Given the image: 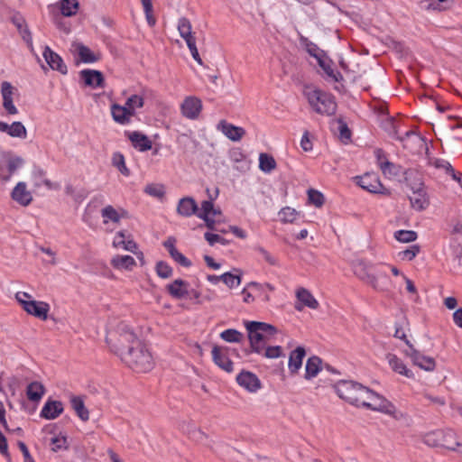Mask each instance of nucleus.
Segmentation results:
<instances>
[{
    "mask_svg": "<svg viewBox=\"0 0 462 462\" xmlns=\"http://www.w3.org/2000/svg\"><path fill=\"white\" fill-rule=\"evenodd\" d=\"M120 357L130 368L140 373L151 371L154 365L151 352L140 340L129 346L125 352L121 353Z\"/></svg>",
    "mask_w": 462,
    "mask_h": 462,
    "instance_id": "1",
    "label": "nucleus"
},
{
    "mask_svg": "<svg viewBox=\"0 0 462 462\" xmlns=\"http://www.w3.org/2000/svg\"><path fill=\"white\" fill-rule=\"evenodd\" d=\"M245 328L248 331V337L252 350L262 354L264 346L271 341L277 333V328L271 324L259 321H246Z\"/></svg>",
    "mask_w": 462,
    "mask_h": 462,
    "instance_id": "2",
    "label": "nucleus"
},
{
    "mask_svg": "<svg viewBox=\"0 0 462 462\" xmlns=\"http://www.w3.org/2000/svg\"><path fill=\"white\" fill-rule=\"evenodd\" d=\"M106 341L110 349L121 356L122 352H125L129 346H134L139 339L127 324L119 322L107 332Z\"/></svg>",
    "mask_w": 462,
    "mask_h": 462,
    "instance_id": "3",
    "label": "nucleus"
},
{
    "mask_svg": "<svg viewBox=\"0 0 462 462\" xmlns=\"http://www.w3.org/2000/svg\"><path fill=\"white\" fill-rule=\"evenodd\" d=\"M305 96L311 108L318 114L323 116H333L337 111L335 97L319 88H308Z\"/></svg>",
    "mask_w": 462,
    "mask_h": 462,
    "instance_id": "4",
    "label": "nucleus"
},
{
    "mask_svg": "<svg viewBox=\"0 0 462 462\" xmlns=\"http://www.w3.org/2000/svg\"><path fill=\"white\" fill-rule=\"evenodd\" d=\"M423 442L430 447L443 448L451 451H457L458 447L462 448V442L458 441L456 432L450 429L428 432L423 436ZM460 452L462 453V450Z\"/></svg>",
    "mask_w": 462,
    "mask_h": 462,
    "instance_id": "5",
    "label": "nucleus"
},
{
    "mask_svg": "<svg viewBox=\"0 0 462 462\" xmlns=\"http://www.w3.org/2000/svg\"><path fill=\"white\" fill-rule=\"evenodd\" d=\"M355 274L364 282L378 291H387L389 277L385 273H371V266L365 261H357L354 265Z\"/></svg>",
    "mask_w": 462,
    "mask_h": 462,
    "instance_id": "6",
    "label": "nucleus"
},
{
    "mask_svg": "<svg viewBox=\"0 0 462 462\" xmlns=\"http://www.w3.org/2000/svg\"><path fill=\"white\" fill-rule=\"evenodd\" d=\"M337 395L352 405L359 406L363 395L367 393V387L354 381H340L335 385Z\"/></svg>",
    "mask_w": 462,
    "mask_h": 462,
    "instance_id": "7",
    "label": "nucleus"
},
{
    "mask_svg": "<svg viewBox=\"0 0 462 462\" xmlns=\"http://www.w3.org/2000/svg\"><path fill=\"white\" fill-rule=\"evenodd\" d=\"M15 299L28 314L42 320L48 319L50 305L47 302L34 300L32 295L25 291L16 292Z\"/></svg>",
    "mask_w": 462,
    "mask_h": 462,
    "instance_id": "8",
    "label": "nucleus"
},
{
    "mask_svg": "<svg viewBox=\"0 0 462 462\" xmlns=\"http://www.w3.org/2000/svg\"><path fill=\"white\" fill-rule=\"evenodd\" d=\"M367 393L363 395L359 402V406L368 408L373 411H381L397 418L396 408L388 400L367 388Z\"/></svg>",
    "mask_w": 462,
    "mask_h": 462,
    "instance_id": "9",
    "label": "nucleus"
},
{
    "mask_svg": "<svg viewBox=\"0 0 462 462\" xmlns=\"http://www.w3.org/2000/svg\"><path fill=\"white\" fill-rule=\"evenodd\" d=\"M410 187L412 190V196L410 197L412 208L418 211L425 209L429 206L430 201L424 184L418 180L417 181L411 183Z\"/></svg>",
    "mask_w": 462,
    "mask_h": 462,
    "instance_id": "10",
    "label": "nucleus"
},
{
    "mask_svg": "<svg viewBox=\"0 0 462 462\" xmlns=\"http://www.w3.org/2000/svg\"><path fill=\"white\" fill-rule=\"evenodd\" d=\"M406 345L409 346V349L405 351V355L411 359L415 365L429 372L435 369L436 362L432 357L420 354L409 340H406Z\"/></svg>",
    "mask_w": 462,
    "mask_h": 462,
    "instance_id": "11",
    "label": "nucleus"
},
{
    "mask_svg": "<svg viewBox=\"0 0 462 462\" xmlns=\"http://www.w3.org/2000/svg\"><path fill=\"white\" fill-rule=\"evenodd\" d=\"M357 184L362 189H366L371 193L390 194L388 189L383 186L379 178L375 174L366 173L364 176L358 177Z\"/></svg>",
    "mask_w": 462,
    "mask_h": 462,
    "instance_id": "12",
    "label": "nucleus"
},
{
    "mask_svg": "<svg viewBox=\"0 0 462 462\" xmlns=\"http://www.w3.org/2000/svg\"><path fill=\"white\" fill-rule=\"evenodd\" d=\"M207 193L209 199L202 201L201 209L198 214V217L205 221V225L208 229L217 230V228H216V220L210 217V210L212 209V200L218 195V189H216L214 196L210 194L209 189H207Z\"/></svg>",
    "mask_w": 462,
    "mask_h": 462,
    "instance_id": "13",
    "label": "nucleus"
},
{
    "mask_svg": "<svg viewBox=\"0 0 462 462\" xmlns=\"http://www.w3.org/2000/svg\"><path fill=\"white\" fill-rule=\"evenodd\" d=\"M183 116L194 120L197 119L202 109L201 100L196 97H188L180 106Z\"/></svg>",
    "mask_w": 462,
    "mask_h": 462,
    "instance_id": "14",
    "label": "nucleus"
},
{
    "mask_svg": "<svg viewBox=\"0 0 462 462\" xmlns=\"http://www.w3.org/2000/svg\"><path fill=\"white\" fill-rule=\"evenodd\" d=\"M101 217L104 225L112 223L118 225L123 218L127 217V211L122 208H116L112 205H106L101 211Z\"/></svg>",
    "mask_w": 462,
    "mask_h": 462,
    "instance_id": "15",
    "label": "nucleus"
},
{
    "mask_svg": "<svg viewBox=\"0 0 462 462\" xmlns=\"http://www.w3.org/2000/svg\"><path fill=\"white\" fill-rule=\"evenodd\" d=\"M14 87L8 81H4L1 84V95L3 97V107L8 115H16L18 110L14 104L13 95Z\"/></svg>",
    "mask_w": 462,
    "mask_h": 462,
    "instance_id": "16",
    "label": "nucleus"
},
{
    "mask_svg": "<svg viewBox=\"0 0 462 462\" xmlns=\"http://www.w3.org/2000/svg\"><path fill=\"white\" fill-rule=\"evenodd\" d=\"M43 58L51 69L57 70L65 75L68 72L67 66L61 57L46 46L43 51Z\"/></svg>",
    "mask_w": 462,
    "mask_h": 462,
    "instance_id": "17",
    "label": "nucleus"
},
{
    "mask_svg": "<svg viewBox=\"0 0 462 462\" xmlns=\"http://www.w3.org/2000/svg\"><path fill=\"white\" fill-rule=\"evenodd\" d=\"M11 197L15 202L23 207L30 205L32 201V195L27 189V185L23 181L16 184L12 190Z\"/></svg>",
    "mask_w": 462,
    "mask_h": 462,
    "instance_id": "18",
    "label": "nucleus"
},
{
    "mask_svg": "<svg viewBox=\"0 0 462 462\" xmlns=\"http://www.w3.org/2000/svg\"><path fill=\"white\" fill-rule=\"evenodd\" d=\"M237 383L251 393L256 392L261 387V382L258 377L247 371L241 372L236 376Z\"/></svg>",
    "mask_w": 462,
    "mask_h": 462,
    "instance_id": "19",
    "label": "nucleus"
},
{
    "mask_svg": "<svg viewBox=\"0 0 462 462\" xmlns=\"http://www.w3.org/2000/svg\"><path fill=\"white\" fill-rule=\"evenodd\" d=\"M70 51L77 54L84 63H93L100 59L99 54L94 53L88 47L81 42H73Z\"/></svg>",
    "mask_w": 462,
    "mask_h": 462,
    "instance_id": "20",
    "label": "nucleus"
},
{
    "mask_svg": "<svg viewBox=\"0 0 462 462\" xmlns=\"http://www.w3.org/2000/svg\"><path fill=\"white\" fill-rule=\"evenodd\" d=\"M296 297L300 302V304L295 305L297 310H302L304 306L312 310H317L319 306V301L314 298L311 292L305 288L297 290Z\"/></svg>",
    "mask_w": 462,
    "mask_h": 462,
    "instance_id": "21",
    "label": "nucleus"
},
{
    "mask_svg": "<svg viewBox=\"0 0 462 462\" xmlns=\"http://www.w3.org/2000/svg\"><path fill=\"white\" fill-rule=\"evenodd\" d=\"M217 129L220 130L228 139L233 142L240 141L245 134V131L243 127L236 126L225 120H221L218 123Z\"/></svg>",
    "mask_w": 462,
    "mask_h": 462,
    "instance_id": "22",
    "label": "nucleus"
},
{
    "mask_svg": "<svg viewBox=\"0 0 462 462\" xmlns=\"http://www.w3.org/2000/svg\"><path fill=\"white\" fill-rule=\"evenodd\" d=\"M0 132L5 133L14 138L25 139L27 136V130L21 122H14L11 125L0 121Z\"/></svg>",
    "mask_w": 462,
    "mask_h": 462,
    "instance_id": "23",
    "label": "nucleus"
},
{
    "mask_svg": "<svg viewBox=\"0 0 462 462\" xmlns=\"http://www.w3.org/2000/svg\"><path fill=\"white\" fill-rule=\"evenodd\" d=\"M177 212L182 217H191L199 213L198 204L191 197H185L180 199L177 206Z\"/></svg>",
    "mask_w": 462,
    "mask_h": 462,
    "instance_id": "24",
    "label": "nucleus"
},
{
    "mask_svg": "<svg viewBox=\"0 0 462 462\" xmlns=\"http://www.w3.org/2000/svg\"><path fill=\"white\" fill-rule=\"evenodd\" d=\"M212 357L214 363L224 371L228 373L233 371V363L227 357L222 347L215 346L212 349Z\"/></svg>",
    "mask_w": 462,
    "mask_h": 462,
    "instance_id": "25",
    "label": "nucleus"
},
{
    "mask_svg": "<svg viewBox=\"0 0 462 462\" xmlns=\"http://www.w3.org/2000/svg\"><path fill=\"white\" fill-rule=\"evenodd\" d=\"M306 356V351L303 346H298L291 352L288 362V368L291 374L299 372L302 365L303 358Z\"/></svg>",
    "mask_w": 462,
    "mask_h": 462,
    "instance_id": "26",
    "label": "nucleus"
},
{
    "mask_svg": "<svg viewBox=\"0 0 462 462\" xmlns=\"http://www.w3.org/2000/svg\"><path fill=\"white\" fill-rule=\"evenodd\" d=\"M178 31L182 39L187 43V46L196 43V38L192 32L190 22L186 17H181L178 21Z\"/></svg>",
    "mask_w": 462,
    "mask_h": 462,
    "instance_id": "27",
    "label": "nucleus"
},
{
    "mask_svg": "<svg viewBox=\"0 0 462 462\" xmlns=\"http://www.w3.org/2000/svg\"><path fill=\"white\" fill-rule=\"evenodd\" d=\"M63 411V404L59 401H48L41 411V416L47 420H54Z\"/></svg>",
    "mask_w": 462,
    "mask_h": 462,
    "instance_id": "28",
    "label": "nucleus"
},
{
    "mask_svg": "<svg viewBox=\"0 0 462 462\" xmlns=\"http://www.w3.org/2000/svg\"><path fill=\"white\" fill-rule=\"evenodd\" d=\"M80 76L85 84L91 88L102 87L104 83L103 74L98 70L83 69L80 71Z\"/></svg>",
    "mask_w": 462,
    "mask_h": 462,
    "instance_id": "29",
    "label": "nucleus"
},
{
    "mask_svg": "<svg viewBox=\"0 0 462 462\" xmlns=\"http://www.w3.org/2000/svg\"><path fill=\"white\" fill-rule=\"evenodd\" d=\"M111 114L113 119L120 125H127L131 121L134 115L127 109L125 106L114 104L111 106Z\"/></svg>",
    "mask_w": 462,
    "mask_h": 462,
    "instance_id": "30",
    "label": "nucleus"
},
{
    "mask_svg": "<svg viewBox=\"0 0 462 462\" xmlns=\"http://www.w3.org/2000/svg\"><path fill=\"white\" fill-rule=\"evenodd\" d=\"M130 141L134 148L141 152H145L152 149V141L145 135L139 132H132L128 134Z\"/></svg>",
    "mask_w": 462,
    "mask_h": 462,
    "instance_id": "31",
    "label": "nucleus"
},
{
    "mask_svg": "<svg viewBox=\"0 0 462 462\" xmlns=\"http://www.w3.org/2000/svg\"><path fill=\"white\" fill-rule=\"evenodd\" d=\"M167 291L173 298L182 299L189 293L188 283L181 279H177L167 285Z\"/></svg>",
    "mask_w": 462,
    "mask_h": 462,
    "instance_id": "32",
    "label": "nucleus"
},
{
    "mask_svg": "<svg viewBox=\"0 0 462 462\" xmlns=\"http://www.w3.org/2000/svg\"><path fill=\"white\" fill-rule=\"evenodd\" d=\"M113 246L115 248H123L124 250L134 253L137 249L136 244L131 240H126L125 231H119L116 234L113 240Z\"/></svg>",
    "mask_w": 462,
    "mask_h": 462,
    "instance_id": "33",
    "label": "nucleus"
},
{
    "mask_svg": "<svg viewBox=\"0 0 462 462\" xmlns=\"http://www.w3.org/2000/svg\"><path fill=\"white\" fill-rule=\"evenodd\" d=\"M386 358L389 365L394 372L405 375L408 378L413 376L412 372L410 369H408L406 365L403 364V362L395 355L388 354Z\"/></svg>",
    "mask_w": 462,
    "mask_h": 462,
    "instance_id": "34",
    "label": "nucleus"
},
{
    "mask_svg": "<svg viewBox=\"0 0 462 462\" xmlns=\"http://www.w3.org/2000/svg\"><path fill=\"white\" fill-rule=\"evenodd\" d=\"M70 405L73 411L76 412L78 417L82 421H87L89 420V411L85 406L84 401L80 396H72L70 398Z\"/></svg>",
    "mask_w": 462,
    "mask_h": 462,
    "instance_id": "35",
    "label": "nucleus"
},
{
    "mask_svg": "<svg viewBox=\"0 0 462 462\" xmlns=\"http://www.w3.org/2000/svg\"><path fill=\"white\" fill-rule=\"evenodd\" d=\"M305 46H306V50H307L308 53L310 56L314 57L318 60L319 66L321 68H323V69L328 75H332L333 70L330 69L329 66H326V63L323 60V57H324L323 51H321L316 44H314L312 42H306Z\"/></svg>",
    "mask_w": 462,
    "mask_h": 462,
    "instance_id": "36",
    "label": "nucleus"
},
{
    "mask_svg": "<svg viewBox=\"0 0 462 462\" xmlns=\"http://www.w3.org/2000/svg\"><path fill=\"white\" fill-rule=\"evenodd\" d=\"M322 361L317 356H310L306 363L305 366V379L310 380L313 377L317 376L319 372L322 369Z\"/></svg>",
    "mask_w": 462,
    "mask_h": 462,
    "instance_id": "37",
    "label": "nucleus"
},
{
    "mask_svg": "<svg viewBox=\"0 0 462 462\" xmlns=\"http://www.w3.org/2000/svg\"><path fill=\"white\" fill-rule=\"evenodd\" d=\"M111 265L117 270H132L135 260L130 255H116L111 259Z\"/></svg>",
    "mask_w": 462,
    "mask_h": 462,
    "instance_id": "38",
    "label": "nucleus"
},
{
    "mask_svg": "<svg viewBox=\"0 0 462 462\" xmlns=\"http://www.w3.org/2000/svg\"><path fill=\"white\" fill-rule=\"evenodd\" d=\"M59 5L61 14L66 17L75 15L79 8L78 0H60Z\"/></svg>",
    "mask_w": 462,
    "mask_h": 462,
    "instance_id": "39",
    "label": "nucleus"
},
{
    "mask_svg": "<svg viewBox=\"0 0 462 462\" xmlns=\"http://www.w3.org/2000/svg\"><path fill=\"white\" fill-rule=\"evenodd\" d=\"M382 172L388 178H394L403 173L402 168L400 165L394 164L388 160H384L382 163ZM406 175H409V171H404Z\"/></svg>",
    "mask_w": 462,
    "mask_h": 462,
    "instance_id": "40",
    "label": "nucleus"
},
{
    "mask_svg": "<svg viewBox=\"0 0 462 462\" xmlns=\"http://www.w3.org/2000/svg\"><path fill=\"white\" fill-rule=\"evenodd\" d=\"M44 387L39 382H32L27 386L26 394L30 401L39 402L44 394Z\"/></svg>",
    "mask_w": 462,
    "mask_h": 462,
    "instance_id": "41",
    "label": "nucleus"
},
{
    "mask_svg": "<svg viewBox=\"0 0 462 462\" xmlns=\"http://www.w3.org/2000/svg\"><path fill=\"white\" fill-rule=\"evenodd\" d=\"M276 167V162L273 156L261 153L259 156V168L264 172H271Z\"/></svg>",
    "mask_w": 462,
    "mask_h": 462,
    "instance_id": "42",
    "label": "nucleus"
},
{
    "mask_svg": "<svg viewBox=\"0 0 462 462\" xmlns=\"http://www.w3.org/2000/svg\"><path fill=\"white\" fill-rule=\"evenodd\" d=\"M112 164L125 176L130 175V171L125 165V157L121 152H115L112 156Z\"/></svg>",
    "mask_w": 462,
    "mask_h": 462,
    "instance_id": "43",
    "label": "nucleus"
},
{
    "mask_svg": "<svg viewBox=\"0 0 462 462\" xmlns=\"http://www.w3.org/2000/svg\"><path fill=\"white\" fill-rule=\"evenodd\" d=\"M220 337L228 343H239L243 338V334L236 329L229 328L222 331Z\"/></svg>",
    "mask_w": 462,
    "mask_h": 462,
    "instance_id": "44",
    "label": "nucleus"
},
{
    "mask_svg": "<svg viewBox=\"0 0 462 462\" xmlns=\"http://www.w3.org/2000/svg\"><path fill=\"white\" fill-rule=\"evenodd\" d=\"M417 237V233L412 230H398L394 233V238L401 243H411Z\"/></svg>",
    "mask_w": 462,
    "mask_h": 462,
    "instance_id": "45",
    "label": "nucleus"
},
{
    "mask_svg": "<svg viewBox=\"0 0 462 462\" xmlns=\"http://www.w3.org/2000/svg\"><path fill=\"white\" fill-rule=\"evenodd\" d=\"M125 106L134 116L135 108L143 106V98L141 96L133 95L127 98Z\"/></svg>",
    "mask_w": 462,
    "mask_h": 462,
    "instance_id": "46",
    "label": "nucleus"
},
{
    "mask_svg": "<svg viewBox=\"0 0 462 462\" xmlns=\"http://www.w3.org/2000/svg\"><path fill=\"white\" fill-rule=\"evenodd\" d=\"M144 192L152 197L162 199L164 194V187L161 184H148L144 188Z\"/></svg>",
    "mask_w": 462,
    "mask_h": 462,
    "instance_id": "47",
    "label": "nucleus"
},
{
    "mask_svg": "<svg viewBox=\"0 0 462 462\" xmlns=\"http://www.w3.org/2000/svg\"><path fill=\"white\" fill-rule=\"evenodd\" d=\"M219 278H221V281L229 288L238 286L241 282L240 274H234L232 273H225L220 275Z\"/></svg>",
    "mask_w": 462,
    "mask_h": 462,
    "instance_id": "48",
    "label": "nucleus"
},
{
    "mask_svg": "<svg viewBox=\"0 0 462 462\" xmlns=\"http://www.w3.org/2000/svg\"><path fill=\"white\" fill-rule=\"evenodd\" d=\"M24 163V160L22 157L15 156L9 158L7 160V172L10 174V178H12L13 174L21 168Z\"/></svg>",
    "mask_w": 462,
    "mask_h": 462,
    "instance_id": "49",
    "label": "nucleus"
},
{
    "mask_svg": "<svg viewBox=\"0 0 462 462\" xmlns=\"http://www.w3.org/2000/svg\"><path fill=\"white\" fill-rule=\"evenodd\" d=\"M247 288H251L256 296L260 297L262 300L267 302L270 300V296L265 292L264 286L261 283L251 282L247 284Z\"/></svg>",
    "mask_w": 462,
    "mask_h": 462,
    "instance_id": "50",
    "label": "nucleus"
},
{
    "mask_svg": "<svg viewBox=\"0 0 462 462\" xmlns=\"http://www.w3.org/2000/svg\"><path fill=\"white\" fill-rule=\"evenodd\" d=\"M420 247L418 245H412L406 250L399 253V257L403 261H411L420 253Z\"/></svg>",
    "mask_w": 462,
    "mask_h": 462,
    "instance_id": "51",
    "label": "nucleus"
},
{
    "mask_svg": "<svg viewBox=\"0 0 462 462\" xmlns=\"http://www.w3.org/2000/svg\"><path fill=\"white\" fill-rule=\"evenodd\" d=\"M156 273L161 278L166 279L171 276L172 269L165 262L160 261L156 263Z\"/></svg>",
    "mask_w": 462,
    "mask_h": 462,
    "instance_id": "52",
    "label": "nucleus"
},
{
    "mask_svg": "<svg viewBox=\"0 0 462 462\" xmlns=\"http://www.w3.org/2000/svg\"><path fill=\"white\" fill-rule=\"evenodd\" d=\"M308 199L310 203L313 204L318 208L321 207L324 204L323 194L315 189H310L308 191Z\"/></svg>",
    "mask_w": 462,
    "mask_h": 462,
    "instance_id": "53",
    "label": "nucleus"
},
{
    "mask_svg": "<svg viewBox=\"0 0 462 462\" xmlns=\"http://www.w3.org/2000/svg\"><path fill=\"white\" fill-rule=\"evenodd\" d=\"M266 358H278L283 356L282 349L279 346H264L263 353L261 354Z\"/></svg>",
    "mask_w": 462,
    "mask_h": 462,
    "instance_id": "54",
    "label": "nucleus"
},
{
    "mask_svg": "<svg viewBox=\"0 0 462 462\" xmlns=\"http://www.w3.org/2000/svg\"><path fill=\"white\" fill-rule=\"evenodd\" d=\"M67 448V439L65 437H53L51 439V449L58 452Z\"/></svg>",
    "mask_w": 462,
    "mask_h": 462,
    "instance_id": "55",
    "label": "nucleus"
},
{
    "mask_svg": "<svg viewBox=\"0 0 462 462\" xmlns=\"http://www.w3.org/2000/svg\"><path fill=\"white\" fill-rule=\"evenodd\" d=\"M281 220L283 222H293L298 215L297 211L291 208H283L280 213Z\"/></svg>",
    "mask_w": 462,
    "mask_h": 462,
    "instance_id": "56",
    "label": "nucleus"
},
{
    "mask_svg": "<svg viewBox=\"0 0 462 462\" xmlns=\"http://www.w3.org/2000/svg\"><path fill=\"white\" fill-rule=\"evenodd\" d=\"M338 125L340 139L345 143L348 142L351 137V132L349 128L347 127L346 124L344 123L342 120H338Z\"/></svg>",
    "mask_w": 462,
    "mask_h": 462,
    "instance_id": "57",
    "label": "nucleus"
},
{
    "mask_svg": "<svg viewBox=\"0 0 462 462\" xmlns=\"http://www.w3.org/2000/svg\"><path fill=\"white\" fill-rule=\"evenodd\" d=\"M204 237L210 245H214L216 243H220L222 245L226 244V240L217 234L207 232L205 233Z\"/></svg>",
    "mask_w": 462,
    "mask_h": 462,
    "instance_id": "58",
    "label": "nucleus"
},
{
    "mask_svg": "<svg viewBox=\"0 0 462 462\" xmlns=\"http://www.w3.org/2000/svg\"><path fill=\"white\" fill-rule=\"evenodd\" d=\"M171 256L174 261L184 267H189L191 265V262L178 250L172 253Z\"/></svg>",
    "mask_w": 462,
    "mask_h": 462,
    "instance_id": "59",
    "label": "nucleus"
},
{
    "mask_svg": "<svg viewBox=\"0 0 462 462\" xmlns=\"http://www.w3.org/2000/svg\"><path fill=\"white\" fill-rule=\"evenodd\" d=\"M436 167L440 168L446 171L447 173L450 174L453 179L457 178V173L455 172L451 164L446 161H438L436 162Z\"/></svg>",
    "mask_w": 462,
    "mask_h": 462,
    "instance_id": "60",
    "label": "nucleus"
},
{
    "mask_svg": "<svg viewBox=\"0 0 462 462\" xmlns=\"http://www.w3.org/2000/svg\"><path fill=\"white\" fill-rule=\"evenodd\" d=\"M34 180V186L40 187L42 184V180L45 179V171L41 168H36L32 171Z\"/></svg>",
    "mask_w": 462,
    "mask_h": 462,
    "instance_id": "61",
    "label": "nucleus"
},
{
    "mask_svg": "<svg viewBox=\"0 0 462 462\" xmlns=\"http://www.w3.org/2000/svg\"><path fill=\"white\" fill-rule=\"evenodd\" d=\"M255 250L264 258V260L271 265H276L277 260L271 255L264 248L257 246Z\"/></svg>",
    "mask_w": 462,
    "mask_h": 462,
    "instance_id": "62",
    "label": "nucleus"
},
{
    "mask_svg": "<svg viewBox=\"0 0 462 462\" xmlns=\"http://www.w3.org/2000/svg\"><path fill=\"white\" fill-rule=\"evenodd\" d=\"M300 147L303 151L309 152L312 150V143L310 142L309 138V132L306 131L300 140Z\"/></svg>",
    "mask_w": 462,
    "mask_h": 462,
    "instance_id": "63",
    "label": "nucleus"
},
{
    "mask_svg": "<svg viewBox=\"0 0 462 462\" xmlns=\"http://www.w3.org/2000/svg\"><path fill=\"white\" fill-rule=\"evenodd\" d=\"M18 447L21 452L23 453L24 462H34V460L30 455L27 446L23 441L18 442Z\"/></svg>",
    "mask_w": 462,
    "mask_h": 462,
    "instance_id": "64",
    "label": "nucleus"
}]
</instances>
